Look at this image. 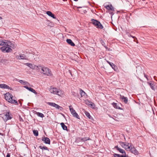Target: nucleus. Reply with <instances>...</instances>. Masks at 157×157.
Segmentation results:
<instances>
[{
  "instance_id": "obj_1",
  "label": "nucleus",
  "mask_w": 157,
  "mask_h": 157,
  "mask_svg": "<svg viewBox=\"0 0 157 157\" xmlns=\"http://www.w3.org/2000/svg\"><path fill=\"white\" fill-rule=\"evenodd\" d=\"M37 71L46 75L49 76L51 75L50 70L47 67L43 65H38Z\"/></svg>"
},
{
  "instance_id": "obj_2",
  "label": "nucleus",
  "mask_w": 157,
  "mask_h": 157,
  "mask_svg": "<svg viewBox=\"0 0 157 157\" xmlns=\"http://www.w3.org/2000/svg\"><path fill=\"white\" fill-rule=\"evenodd\" d=\"M49 91L51 93L56 94L60 96H62L64 93L63 91L62 90H59L57 89L52 87L50 88Z\"/></svg>"
},
{
  "instance_id": "obj_3",
  "label": "nucleus",
  "mask_w": 157,
  "mask_h": 157,
  "mask_svg": "<svg viewBox=\"0 0 157 157\" xmlns=\"http://www.w3.org/2000/svg\"><path fill=\"white\" fill-rule=\"evenodd\" d=\"M91 21L92 23L96 26L97 28L103 29V26L99 21L94 19H92Z\"/></svg>"
},
{
  "instance_id": "obj_4",
  "label": "nucleus",
  "mask_w": 157,
  "mask_h": 157,
  "mask_svg": "<svg viewBox=\"0 0 157 157\" xmlns=\"http://www.w3.org/2000/svg\"><path fill=\"white\" fill-rule=\"evenodd\" d=\"M0 50L3 52H9L12 51L11 48L7 46H4L0 48Z\"/></svg>"
},
{
  "instance_id": "obj_5",
  "label": "nucleus",
  "mask_w": 157,
  "mask_h": 157,
  "mask_svg": "<svg viewBox=\"0 0 157 157\" xmlns=\"http://www.w3.org/2000/svg\"><path fill=\"white\" fill-rule=\"evenodd\" d=\"M120 144L122 147L128 151H129L131 147V145H129V144L128 143L121 142H120Z\"/></svg>"
},
{
  "instance_id": "obj_6",
  "label": "nucleus",
  "mask_w": 157,
  "mask_h": 157,
  "mask_svg": "<svg viewBox=\"0 0 157 157\" xmlns=\"http://www.w3.org/2000/svg\"><path fill=\"white\" fill-rule=\"evenodd\" d=\"M69 108L70 109V110L72 115L74 117H75L77 119H79L80 117L78 114L73 109V108H71V106H69Z\"/></svg>"
},
{
  "instance_id": "obj_7",
  "label": "nucleus",
  "mask_w": 157,
  "mask_h": 157,
  "mask_svg": "<svg viewBox=\"0 0 157 157\" xmlns=\"http://www.w3.org/2000/svg\"><path fill=\"white\" fill-rule=\"evenodd\" d=\"M25 65L28 66L30 68L36 70L37 71L38 68V66H36L34 64L29 63H26L25 64Z\"/></svg>"
},
{
  "instance_id": "obj_8",
  "label": "nucleus",
  "mask_w": 157,
  "mask_h": 157,
  "mask_svg": "<svg viewBox=\"0 0 157 157\" xmlns=\"http://www.w3.org/2000/svg\"><path fill=\"white\" fill-rule=\"evenodd\" d=\"M5 118L4 117H3V120L5 121H7L8 120L11 119L12 117L10 116V114L9 112H7L5 115Z\"/></svg>"
},
{
  "instance_id": "obj_9",
  "label": "nucleus",
  "mask_w": 157,
  "mask_h": 157,
  "mask_svg": "<svg viewBox=\"0 0 157 157\" xmlns=\"http://www.w3.org/2000/svg\"><path fill=\"white\" fill-rule=\"evenodd\" d=\"M129 151H130L132 153L137 155L138 153V151L133 146H131V147L130 148Z\"/></svg>"
},
{
  "instance_id": "obj_10",
  "label": "nucleus",
  "mask_w": 157,
  "mask_h": 157,
  "mask_svg": "<svg viewBox=\"0 0 157 157\" xmlns=\"http://www.w3.org/2000/svg\"><path fill=\"white\" fill-rule=\"evenodd\" d=\"M12 97V95L9 93H6L5 95V99L8 102L9 101Z\"/></svg>"
},
{
  "instance_id": "obj_11",
  "label": "nucleus",
  "mask_w": 157,
  "mask_h": 157,
  "mask_svg": "<svg viewBox=\"0 0 157 157\" xmlns=\"http://www.w3.org/2000/svg\"><path fill=\"white\" fill-rule=\"evenodd\" d=\"M16 58L18 59H26V57L24 54H20L19 55L16 56Z\"/></svg>"
},
{
  "instance_id": "obj_12",
  "label": "nucleus",
  "mask_w": 157,
  "mask_h": 157,
  "mask_svg": "<svg viewBox=\"0 0 157 157\" xmlns=\"http://www.w3.org/2000/svg\"><path fill=\"white\" fill-rule=\"evenodd\" d=\"M120 98L121 99L125 104H127L128 102V98L126 97H125L124 96L120 95Z\"/></svg>"
},
{
  "instance_id": "obj_13",
  "label": "nucleus",
  "mask_w": 157,
  "mask_h": 157,
  "mask_svg": "<svg viewBox=\"0 0 157 157\" xmlns=\"http://www.w3.org/2000/svg\"><path fill=\"white\" fill-rule=\"evenodd\" d=\"M42 140L46 144H50V140L47 137H44L42 138Z\"/></svg>"
},
{
  "instance_id": "obj_14",
  "label": "nucleus",
  "mask_w": 157,
  "mask_h": 157,
  "mask_svg": "<svg viewBox=\"0 0 157 157\" xmlns=\"http://www.w3.org/2000/svg\"><path fill=\"white\" fill-rule=\"evenodd\" d=\"M6 46H9L10 48H12L13 49L15 48V46L14 44H13L11 42L8 40L7 41Z\"/></svg>"
},
{
  "instance_id": "obj_15",
  "label": "nucleus",
  "mask_w": 157,
  "mask_h": 157,
  "mask_svg": "<svg viewBox=\"0 0 157 157\" xmlns=\"http://www.w3.org/2000/svg\"><path fill=\"white\" fill-rule=\"evenodd\" d=\"M105 7L108 10L114 11V8L111 4L106 5L105 6Z\"/></svg>"
},
{
  "instance_id": "obj_16",
  "label": "nucleus",
  "mask_w": 157,
  "mask_h": 157,
  "mask_svg": "<svg viewBox=\"0 0 157 157\" xmlns=\"http://www.w3.org/2000/svg\"><path fill=\"white\" fill-rule=\"evenodd\" d=\"M0 88L3 89H11L8 86L4 84H0Z\"/></svg>"
},
{
  "instance_id": "obj_17",
  "label": "nucleus",
  "mask_w": 157,
  "mask_h": 157,
  "mask_svg": "<svg viewBox=\"0 0 157 157\" xmlns=\"http://www.w3.org/2000/svg\"><path fill=\"white\" fill-rule=\"evenodd\" d=\"M115 148H116L117 150L118 151L121 153L123 154L124 153L125 155L126 154L124 150L122 149L119 148L117 146H115Z\"/></svg>"
},
{
  "instance_id": "obj_18",
  "label": "nucleus",
  "mask_w": 157,
  "mask_h": 157,
  "mask_svg": "<svg viewBox=\"0 0 157 157\" xmlns=\"http://www.w3.org/2000/svg\"><path fill=\"white\" fill-rule=\"evenodd\" d=\"M7 41L6 40H0V46H6Z\"/></svg>"
},
{
  "instance_id": "obj_19",
  "label": "nucleus",
  "mask_w": 157,
  "mask_h": 157,
  "mask_svg": "<svg viewBox=\"0 0 157 157\" xmlns=\"http://www.w3.org/2000/svg\"><path fill=\"white\" fill-rule=\"evenodd\" d=\"M66 41L67 43L70 45L72 46H75V44L72 42V40L70 39H67Z\"/></svg>"
},
{
  "instance_id": "obj_20",
  "label": "nucleus",
  "mask_w": 157,
  "mask_h": 157,
  "mask_svg": "<svg viewBox=\"0 0 157 157\" xmlns=\"http://www.w3.org/2000/svg\"><path fill=\"white\" fill-rule=\"evenodd\" d=\"M46 13L49 16L52 17L53 18H56L55 16L51 11H47L46 12Z\"/></svg>"
},
{
  "instance_id": "obj_21",
  "label": "nucleus",
  "mask_w": 157,
  "mask_h": 157,
  "mask_svg": "<svg viewBox=\"0 0 157 157\" xmlns=\"http://www.w3.org/2000/svg\"><path fill=\"white\" fill-rule=\"evenodd\" d=\"M112 104L113 105V106L115 108L118 109H121V108L118 106V104L117 103L113 102Z\"/></svg>"
},
{
  "instance_id": "obj_22",
  "label": "nucleus",
  "mask_w": 157,
  "mask_h": 157,
  "mask_svg": "<svg viewBox=\"0 0 157 157\" xmlns=\"http://www.w3.org/2000/svg\"><path fill=\"white\" fill-rule=\"evenodd\" d=\"M60 125H61L62 128L64 130H67V127L65 125V124H64L62 122L61 123Z\"/></svg>"
},
{
  "instance_id": "obj_23",
  "label": "nucleus",
  "mask_w": 157,
  "mask_h": 157,
  "mask_svg": "<svg viewBox=\"0 0 157 157\" xmlns=\"http://www.w3.org/2000/svg\"><path fill=\"white\" fill-rule=\"evenodd\" d=\"M87 102H88L90 104H88V103L86 102V104L90 106V107L92 108H94L95 107V105L93 103L91 102H90L89 101H87Z\"/></svg>"
},
{
  "instance_id": "obj_24",
  "label": "nucleus",
  "mask_w": 157,
  "mask_h": 157,
  "mask_svg": "<svg viewBox=\"0 0 157 157\" xmlns=\"http://www.w3.org/2000/svg\"><path fill=\"white\" fill-rule=\"evenodd\" d=\"M148 84L150 86L151 88L153 90H155V85L154 83H148Z\"/></svg>"
},
{
  "instance_id": "obj_25",
  "label": "nucleus",
  "mask_w": 157,
  "mask_h": 157,
  "mask_svg": "<svg viewBox=\"0 0 157 157\" xmlns=\"http://www.w3.org/2000/svg\"><path fill=\"white\" fill-rule=\"evenodd\" d=\"M19 82L21 83V84L24 85L29 84V83L27 82L24 81H23L22 80H19Z\"/></svg>"
},
{
  "instance_id": "obj_26",
  "label": "nucleus",
  "mask_w": 157,
  "mask_h": 157,
  "mask_svg": "<svg viewBox=\"0 0 157 157\" xmlns=\"http://www.w3.org/2000/svg\"><path fill=\"white\" fill-rule=\"evenodd\" d=\"M39 147L40 148L42 149L43 150H48V151H49L48 148L46 146H39Z\"/></svg>"
},
{
  "instance_id": "obj_27",
  "label": "nucleus",
  "mask_w": 157,
  "mask_h": 157,
  "mask_svg": "<svg viewBox=\"0 0 157 157\" xmlns=\"http://www.w3.org/2000/svg\"><path fill=\"white\" fill-rule=\"evenodd\" d=\"M9 102H10L11 103H13V104H17V101L14 99H12V98L9 101Z\"/></svg>"
},
{
  "instance_id": "obj_28",
  "label": "nucleus",
  "mask_w": 157,
  "mask_h": 157,
  "mask_svg": "<svg viewBox=\"0 0 157 157\" xmlns=\"http://www.w3.org/2000/svg\"><path fill=\"white\" fill-rule=\"evenodd\" d=\"M80 94L82 97L85 96L86 95V93L83 91L82 90L80 89Z\"/></svg>"
},
{
  "instance_id": "obj_29",
  "label": "nucleus",
  "mask_w": 157,
  "mask_h": 157,
  "mask_svg": "<svg viewBox=\"0 0 157 157\" xmlns=\"http://www.w3.org/2000/svg\"><path fill=\"white\" fill-rule=\"evenodd\" d=\"M36 114L38 117H40L43 118L44 117V115L41 113L37 112Z\"/></svg>"
},
{
  "instance_id": "obj_30",
  "label": "nucleus",
  "mask_w": 157,
  "mask_h": 157,
  "mask_svg": "<svg viewBox=\"0 0 157 157\" xmlns=\"http://www.w3.org/2000/svg\"><path fill=\"white\" fill-rule=\"evenodd\" d=\"M28 90L29 91L32 92L33 93H34L35 94H37V92L34 89H33V88H32L31 87H29V89Z\"/></svg>"
},
{
  "instance_id": "obj_31",
  "label": "nucleus",
  "mask_w": 157,
  "mask_h": 157,
  "mask_svg": "<svg viewBox=\"0 0 157 157\" xmlns=\"http://www.w3.org/2000/svg\"><path fill=\"white\" fill-rule=\"evenodd\" d=\"M85 114L90 119H91L92 118V117L90 116V113L87 112H86L85 113Z\"/></svg>"
},
{
  "instance_id": "obj_32",
  "label": "nucleus",
  "mask_w": 157,
  "mask_h": 157,
  "mask_svg": "<svg viewBox=\"0 0 157 157\" xmlns=\"http://www.w3.org/2000/svg\"><path fill=\"white\" fill-rule=\"evenodd\" d=\"M47 104L51 106H53L54 107L55 106V105L56 103L53 102H47Z\"/></svg>"
},
{
  "instance_id": "obj_33",
  "label": "nucleus",
  "mask_w": 157,
  "mask_h": 157,
  "mask_svg": "<svg viewBox=\"0 0 157 157\" xmlns=\"http://www.w3.org/2000/svg\"><path fill=\"white\" fill-rule=\"evenodd\" d=\"M33 133L34 136H37L38 135V131L36 130H34L33 131Z\"/></svg>"
},
{
  "instance_id": "obj_34",
  "label": "nucleus",
  "mask_w": 157,
  "mask_h": 157,
  "mask_svg": "<svg viewBox=\"0 0 157 157\" xmlns=\"http://www.w3.org/2000/svg\"><path fill=\"white\" fill-rule=\"evenodd\" d=\"M54 107L58 109H60V110H61L62 109V108L61 107H60L59 106V105L56 104L55 105V106Z\"/></svg>"
},
{
  "instance_id": "obj_35",
  "label": "nucleus",
  "mask_w": 157,
  "mask_h": 157,
  "mask_svg": "<svg viewBox=\"0 0 157 157\" xmlns=\"http://www.w3.org/2000/svg\"><path fill=\"white\" fill-rule=\"evenodd\" d=\"M90 138L89 137H84L83 138H82L81 139V140L83 141H85L87 140H90Z\"/></svg>"
},
{
  "instance_id": "obj_36",
  "label": "nucleus",
  "mask_w": 157,
  "mask_h": 157,
  "mask_svg": "<svg viewBox=\"0 0 157 157\" xmlns=\"http://www.w3.org/2000/svg\"><path fill=\"white\" fill-rule=\"evenodd\" d=\"M7 60L6 59H2L1 60L0 63L5 64L6 63Z\"/></svg>"
},
{
  "instance_id": "obj_37",
  "label": "nucleus",
  "mask_w": 157,
  "mask_h": 157,
  "mask_svg": "<svg viewBox=\"0 0 157 157\" xmlns=\"http://www.w3.org/2000/svg\"><path fill=\"white\" fill-rule=\"evenodd\" d=\"M107 62L110 65L111 67H113V66H114V64L113 63L110 62L108 61H107Z\"/></svg>"
},
{
  "instance_id": "obj_38",
  "label": "nucleus",
  "mask_w": 157,
  "mask_h": 157,
  "mask_svg": "<svg viewBox=\"0 0 157 157\" xmlns=\"http://www.w3.org/2000/svg\"><path fill=\"white\" fill-rule=\"evenodd\" d=\"M112 68L115 71H116V69L117 68V67L114 64V66H113V67H112Z\"/></svg>"
},
{
  "instance_id": "obj_39",
  "label": "nucleus",
  "mask_w": 157,
  "mask_h": 157,
  "mask_svg": "<svg viewBox=\"0 0 157 157\" xmlns=\"http://www.w3.org/2000/svg\"><path fill=\"white\" fill-rule=\"evenodd\" d=\"M113 156L114 157H120V155L116 153L113 154Z\"/></svg>"
},
{
  "instance_id": "obj_40",
  "label": "nucleus",
  "mask_w": 157,
  "mask_h": 157,
  "mask_svg": "<svg viewBox=\"0 0 157 157\" xmlns=\"http://www.w3.org/2000/svg\"><path fill=\"white\" fill-rule=\"evenodd\" d=\"M101 44L105 47V43L103 41H101Z\"/></svg>"
},
{
  "instance_id": "obj_41",
  "label": "nucleus",
  "mask_w": 157,
  "mask_h": 157,
  "mask_svg": "<svg viewBox=\"0 0 157 157\" xmlns=\"http://www.w3.org/2000/svg\"><path fill=\"white\" fill-rule=\"evenodd\" d=\"M120 157H128V156H127L125 154L124 155H121V156L120 155Z\"/></svg>"
},
{
  "instance_id": "obj_42",
  "label": "nucleus",
  "mask_w": 157,
  "mask_h": 157,
  "mask_svg": "<svg viewBox=\"0 0 157 157\" xmlns=\"http://www.w3.org/2000/svg\"><path fill=\"white\" fill-rule=\"evenodd\" d=\"M10 157V154L9 153H8L6 156V157Z\"/></svg>"
},
{
  "instance_id": "obj_43",
  "label": "nucleus",
  "mask_w": 157,
  "mask_h": 157,
  "mask_svg": "<svg viewBox=\"0 0 157 157\" xmlns=\"http://www.w3.org/2000/svg\"><path fill=\"white\" fill-rule=\"evenodd\" d=\"M24 87L26 89H27L28 90H29V87L28 86H25Z\"/></svg>"
},
{
  "instance_id": "obj_44",
  "label": "nucleus",
  "mask_w": 157,
  "mask_h": 157,
  "mask_svg": "<svg viewBox=\"0 0 157 157\" xmlns=\"http://www.w3.org/2000/svg\"><path fill=\"white\" fill-rule=\"evenodd\" d=\"M128 36H131V37L133 38H134L135 37V36H132L131 35H128Z\"/></svg>"
},
{
  "instance_id": "obj_45",
  "label": "nucleus",
  "mask_w": 157,
  "mask_h": 157,
  "mask_svg": "<svg viewBox=\"0 0 157 157\" xmlns=\"http://www.w3.org/2000/svg\"><path fill=\"white\" fill-rule=\"evenodd\" d=\"M155 77H156V76H154V78H155V80L156 81H157V80L155 79Z\"/></svg>"
},
{
  "instance_id": "obj_46",
  "label": "nucleus",
  "mask_w": 157,
  "mask_h": 157,
  "mask_svg": "<svg viewBox=\"0 0 157 157\" xmlns=\"http://www.w3.org/2000/svg\"><path fill=\"white\" fill-rule=\"evenodd\" d=\"M87 101H88V100H87L86 101V102L88 103V104H89L90 103L87 102Z\"/></svg>"
},
{
  "instance_id": "obj_47",
  "label": "nucleus",
  "mask_w": 157,
  "mask_h": 157,
  "mask_svg": "<svg viewBox=\"0 0 157 157\" xmlns=\"http://www.w3.org/2000/svg\"><path fill=\"white\" fill-rule=\"evenodd\" d=\"M2 17H0V20H2Z\"/></svg>"
},
{
  "instance_id": "obj_48",
  "label": "nucleus",
  "mask_w": 157,
  "mask_h": 157,
  "mask_svg": "<svg viewBox=\"0 0 157 157\" xmlns=\"http://www.w3.org/2000/svg\"><path fill=\"white\" fill-rule=\"evenodd\" d=\"M144 76L147 78V77L146 76V75H144Z\"/></svg>"
},
{
  "instance_id": "obj_49",
  "label": "nucleus",
  "mask_w": 157,
  "mask_h": 157,
  "mask_svg": "<svg viewBox=\"0 0 157 157\" xmlns=\"http://www.w3.org/2000/svg\"><path fill=\"white\" fill-rule=\"evenodd\" d=\"M78 8H81V7H78Z\"/></svg>"
}]
</instances>
